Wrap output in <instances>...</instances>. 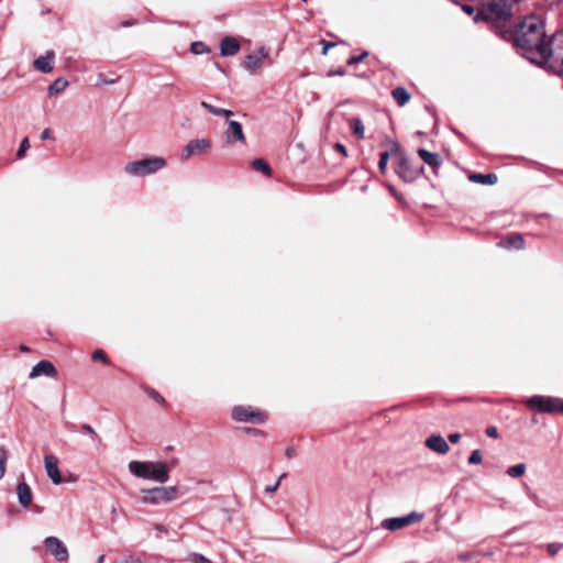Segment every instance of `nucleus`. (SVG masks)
Instances as JSON below:
<instances>
[{"mask_svg":"<svg viewBox=\"0 0 563 563\" xmlns=\"http://www.w3.org/2000/svg\"><path fill=\"white\" fill-rule=\"evenodd\" d=\"M514 37L516 45L529 55L528 58L531 62H540L548 41H545L544 23L539 16L525 18L517 25Z\"/></svg>","mask_w":563,"mask_h":563,"instance_id":"nucleus-1","label":"nucleus"},{"mask_svg":"<svg viewBox=\"0 0 563 563\" xmlns=\"http://www.w3.org/2000/svg\"><path fill=\"white\" fill-rule=\"evenodd\" d=\"M177 464V459H173L169 463L162 461H131L128 467L135 477L164 484L169 479V472Z\"/></svg>","mask_w":563,"mask_h":563,"instance_id":"nucleus-2","label":"nucleus"},{"mask_svg":"<svg viewBox=\"0 0 563 563\" xmlns=\"http://www.w3.org/2000/svg\"><path fill=\"white\" fill-rule=\"evenodd\" d=\"M515 2L516 0H482L475 21L495 22L506 20L510 16Z\"/></svg>","mask_w":563,"mask_h":563,"instance_id":"nucleus-3","label":"nucleus"},{"mask_svg":"<svg viewBox=\"0 0 563 563\" xmlns=\"http://www.w3.org/2000/svg\"><path fill=\"white\" fill-rule=\"evenodd\" d=\"M166 165L167 161L163 156H146L128 163L124 173L132 177H146L164 169Z\"/></svg>","mask_w":563,"mask_h":563,"instance_id":"nucleus-4","label":"nucleus"},{"mask_svg":"<svg viewBox=\"0 0 563 563\" xmlns=\"http://www.w3.org/2000/svg\"><path fill=\"white\" fill-rule=\"evenodd\" d=\"M539 63H549L555 73L563 76V30L548 41Z\"/></svg>","mask_w":563,"mask_h":563,"instance_id":"nucleus-5","label":"nucleus"},{"mask_svg":"<svg viewBox=\"0 0 563 563\" xmlns=\"http://www.w3.org/2000/svg\"><path fill=\"white\" fill-rule=\"evenodd\" d=\"M177 486H157L150 489H142L141 501L157 506L163 503H170L177 498Z\"/></svg>","mask_w":563,"mask_h":563,"instance_id":"nucleus-6","label":"nucleus"},{"mask_svg":"<svg viewBox=\"0 0 563 563\" xmlns=\"http://www.w3.org/2000/svg\"><path fill=\"white\" fill-rule=\"evenodd\" d=\"M525 404L531 408L544 413H563V399L551 396H532L525 400Z\"/></svg>","mask_w":563,"mask_h":563,"instance_id":"nucleus-7","label":"nucleus"},{"mask_svg":"<svg viewBox=\"0 0 563 563\" xmlns=\"http://www.w3.org/2000/svg\"><path fill=\"white\" fill-rule=\"evenodd\" d=\"M423 519V514L411 511L410 514L404 516V517H394V518H386L382 521L380 526L382 528L389 530V531H397L400 529H404L405 527H408L410 525L420 522Z\"/></svg>","mask_w":563,"mask_h":563,"instance_id":"nucleus-8","label":"nucleus"},{"mask_svg":"<svg viewBox=\"0 0 563 563\" xmlns=\"http://www.w3.org/2000/svg\"><path fill=\"white\" fill-rule=\"evenodd\" d=\"M211 141L209 139L191 140L184 147L180 158L187 161L192 156L203 155L210 152Z\"/></svg>","mask_w":563,"mask_h":563,"instance_id":"nucleus-9","label":"nucleus"},{"mask_svg":"<svg viewBox=\"0 0 563 563\" xmlns=\"http://www.w3.org/2000/svg\"><path fill=\"white\" fill-rule=\"evenodd\" d=\"M232 417L236 421H251L262 423L266 420L265 413L253 410L251 407L236 406L232 409Z\"/></svg>","mask_w":563,"mask_h":563,"instance_id":"nucleus-10","label":"nucleus"},{"mask_svg":"<svg viewBox=\"0 0 563 563\" xmlns=\"http://www.w3.org/2000/svg\"><path fill=\"white\" fill-rule=\"evenodd\" d=\"M268 57H269V48H267L265 46H260L258 48L255 49L254 53L245 56L244 68L247 71L255 73L256 70H258L262 67L264 60L267 59Z\"/></svg>","mask_w":563,"mask_h":563,"instance_id":"nucleus-11","label":"nucleus"},{"mask_svg":"<svg viewBox=\"0 0 563 563\" xmlns=\"http://www.w3.org/2000/svg\"><path fill=\"white\" fill-rule=\"evenodd\" d=\"M46 550L59 562L68 560V550L57 537H46L44 540Z\"/></svg>","mask_w":563,"mask_h":563,"instance_id":"nucleus-12","label":"nucleus"},{"mask_svg":"<svg viewBox=\"0 0 563 563\" xmlns=\"http://www.w3.org/2000/svg\"><path fill=\"white\" fill-rule=\"evenodd\" d=\"M44 467L53 484L59 485L63 483L62 474L58 468V459L55 455L47 454L44 456Z\"/></svg>","mask_w":563,"mask_h":563,"instance_id":"nucleus-13","label":"nucleus"},{"mask_svg":"<svg viewBox=\"0 0 563 563\" xmlns=\"http://www.w3.org/2000/svg\"><path fill=\"white\" fill-rule=\"evenodd\" d=\"M426 446L438 454L444 455L450 451L446 440L440 434H431L424 441Z\"/></svg>","mask_w":563,"mask_h":563,"instance_id":"nucleus-14","label":"nucleus"},{"mask_svg":"<svg viewBox=\"0 0 563 563\" xmlns=\"http://www.w3.org/2000/svg\"><path fill=\"white\" fill-rule=\"evenodd\" d=\"M225 139L227 142L230 144H233L235 142H240L242 144H245L246 139L242 129V124L238 121H229L228 123V130L225 132Z\"/></svg>","mask_w":563,"mask_h":563,"instance_id":"nucleus-15","label":"nucleus"},{"mask_svg":"<svg viewBox=\"0 0 563 563\" xmlns=\"http://www.w3.org/2000/svg\"><path fill=\"white\" fill-rule=\"evenodd\" d=\"M57 371L52 362L49 361H41L37 364H35L30 372L29 377L31 379L40 377L42 375L54 377L56 376Z\"/></svg>","mask_w":563,"mask_h":563,"instance_id":"nucleus-16","label":"nucleus"},{"mask_svg":"<svg viewBox=\"0 0 563 563\" xmlns=\"http://www.w3.org/2000/svg\"><path fill=\"white\" fill-rule=\"evenodd\" d=\"M395 172L399 177L406 181H412L418 176V170L411 168L407 158H400L399 163L395 167Z\"/></svg>","mask_w":563,"mask_h":563,"instance_id":"nucleus-17","label":"nucleus"},{"mask_svg":"<svg viewBox=\"0 0 563 563\" xmlns=\"http://www.w3.org/2000/svg\"><path fill=\"white\" fill-rule=\"evenodd\" d=\"M16 497L19 504L26 508L32 504L33 494L31 487L25 482H20L16 485Z\"/></svg>","mask_w":563,"mask_h":563,"instance_id":"nucleus-18","label":"nucleus"},{"mask_svg":"<svg viewBox=\"0 0 563 563\" xmlns=\"http://www.w3.org/2000/svg\"><path fill=\"white\" fill-rule=\"evenodd\" d=\"M54 60L55 53L49 51L44 56H41L34 60V67L44 74H48L53 70Z\"/></svg>","mask_w":563,"mask_h":563,"instance_id":"nucleus-19","label":"nucleus"},{"mask_svg":"<svg viewBox=\"0 0 563 563\" xmlns=\"http://www.w3.org/2000/svg\"><path fill=\"white\" fill-rule=\"evenodd\" d=\"M222 56H233L240 51V44L235 37L225 36L220 44Z\"/></svg>","mask_w":563,"mask_h":563,"instance_id":"nucleus-20","label":"nucleus"},{"mask_svg":"<svg viewBox=\"0 0 563 563\" xmlns=\"http://www.w3.org/2000/svg\"><path fill=\"white\" fill-rule=\"evenodd\" d=\"M523 244H525V241H523L522 235H520V234H510V235L506 236L505 239H503L498 243V246L504 247V249L520 250V249L523 247Z\"/></svg>","mask_w":563,"mask_h":563,"instance_id":"nucleus-21","label":"nucleus"},{"mask_svg":"<svg viewBox=\"0 0 563 563\" xmlns=\"http://www.w3.org/2000/svg\"><path fill=\"white\" fill-rule=\"evenodd\" d=\"M470 181L475 184H482V185H495L497 183V175L489 173V174H471L468 176Z\"/></svg>","mask_w":563,"mask_h":563,"instance_id":"nucleus-22","label":"nucleus"},{"mask_svg":"<svg viewBox=\"0 0 563 563\" xmlns=\"http://www.w3.org/2000/svg\"><path fill=\"white\" fill-rule=\"evenodd\" d=\"M418 155L426 164L433 168L439 167L441 164V158L437 153H432L427 150L420 148L418 150Z\"/></svg>","mask_w":563,"mask_h":563,"instance_id":"nucleus-23","label":"nucleus"},{"mask_svg":"<svg viewBox=\"0 0 563 563\" xmlns=\"http://www.w3.org/2000/svg\"><path fill=\"white\" fill-rule=\"evenodd\" d=\"M391 96L394 97V99L396 100L398 106H400V107L405 106L410 100L409 92L405 88H402V87L395 88L391 91Z\"/></svg>","mask_w":563,"mask_h":563,"instance_id":"nucleus-24","label":"nucleus"},{"mask_svg":"<svg viewBox=\"0 0 563 563\" xmlns=\"http://www.w3.org/2000/svg\"><path fill=\"white\" fill-rule=\"evenodd\" d=\"M201 107L205 108L206 110H208L211 114L213 115H217V117H225V118H229L233 114V112L231 110H228V109H223V108H217L206 101H202L201 103Z\"/></svg>","mask_w":563,"mask_h":563,"instance_id":"nucleus-25","label":"nucleus"},{"mask_svg":"<svg viewBox=\"0 0 563 563\" xmlns=\"http://www.w3.org/2000/svg\"><path fill=\"white\" fill-rule=\"evenodd\" d=\"M69 82L65 78H57L53 81V84L48 87V93L49 95H59L62 93L67 87Z\"/></svg>","mask_w":563,"mask_h":563,"instance_id":"nucleus-26","label":"nucleus"},{"mask_svg":"<svg viewBox=\"0 0 563 563\" xmlns=\"http://www.w3.org/2000/svg\"><path fill=\"white\" fill-rule=\"evenodd\" d=\"M351 130L357 139H364L365 129L360 118H354L350 123Z\"/></svg>","mask_w":563,"mask_h":563,"instance_id":"nucleus-27","label":"nucleus"},{"mask_svg":"<svg viewBox=\"0 0 563 563\" xmlns=\"http://www.w3.org/2000/svg\"><path fill=\"white\" fill-rule=\"evenodd\" d=\"M526 472V465L520 463V464H516L514 466H510L508 470H507V475L510 476V477H520L525 474Z\"/></svg>","mask_w":563,"mask_h":563,"instance_id":"nucleus-28","label":"nucleus"},{"mask_svg":"<svg viewBox=\"0 0 563 563\" xmlns=\"http://www.w3.org/2000/svg\"><path fill=\"white\" fill-rule=\"evenodd\" d=\"M252 167L257 170V172H261L265 175H269L271 174V168L269 166L267 165V163L262 159V158H257L255 161H253L252 163Z\"/></svg>","mask_w":563,"mask_h":563,"instance_id":"nucleus-29","label":"nucleus"},{"mask_svg":"<svg viewBox=\"0 0 563 563\" xmlns=\"http://www.w3.org/2000/svg\"><path fill=\"white\" fill-rule=\"evenodd\" d=\"M8 461V451L5 448L0 446V479L3 478L5 474V464Z\"/></svg>","mask_w":563,"mask_h":563,"instance_id":"nucleus-30","label":"nucleus"},{"mask_svg":"<svg viewBox=\"0 0 563 563\" xmlns=\"http://www.w3.org/2000/svg\"><path fill=\"white\" fill-rule=\"evenodd\" d=\"M190 49L195 55H201V54L208 52L207 46L202 42H194L191 44Z\"/></svg>","mask_w":563,"mask_h":563,"instance_id":"nucleus-31","label":"nucleus"},{"mask_svg":"<svg viewBox=\"0 0 563 563\" xmlns=\"http://www.w3.org/2000/svg\"><path fill=\"white\" fill-rule=\"evenodd\" d=\"M483 461V456L479 450H474L470 457H468V464L471 465H477L481 464Z\"/></svg>","mask_w":563,"mask_h":563,"instance_id":"nucleus-32","label":"nucleus"},{"mask_svg":"<svg viewBox=\"0 0 563 563\" xmlns=\"http://www.w3.org/2000/svg\"><path fill=\"white\" fill-rule=\"evenodd\" d=\"M389 154L387 152H383L379 157L378 168L382 173L386 172L387 163H388Z\"/></svg>","mask_w":563,"mask_h":563,"instance_id":"nucleus-33","label":"nucleus"},{"mask_svg":"<svg viewBox=\"0 0 563 563\" xmlns=\"http://www.w3.org/2000/svg\"><path fill=\"white\" fill-rule=\"evenodd\" d=\"M30 148V141L27 137H24L20 144V147L18 150V157L21 158L24 156L25 152Z\"/></svg>","mask_w":563,"mask_h":563,"instance_id":"nucleus-34","label":"nucleus"},{"mask_svg":"<svg viewBox=\"0 0 563 563\" xmlns=\"http://www.w3.org/2000/svg\"><path fill=\"white\" fill-rule=\"evenodd\" d=\"M367 56H368V52L364 51L360 56H352V57H350L347 59V65H350V66L356 65V64L361 63Z\"/></svg>","mask_w":563,"mask_h":563,"instance_id":"nucleus-35","label":"nucleus"},{"mask_svg":"<svg viewBox=\"0 0 563 563\" xmlns=\"http://www.w3.org/2000/svg\"><path fill=\"white\" fill-rule=\"evenodd\" d=\"M561 549H562V544L558 543V542L549 543L547 545V550H548L549 554L552 556L556 555Z\"/></svg>","mask_w":563,"mask_h":563,"instance_id":"nucleus-36","label":"nucleus"},{"mask_svg":"<svg viewBox=\"0 0 563 563\" xmlns=\"http://www.w3.org/2000/svg\"><path fill=\"white\" fill-rule=\"evenodd\" d=\"M92 360L93 361H101L106 364H108L109 360L106 355V353L102 351V350H96L93 353H92Z\"/></svg>","mask_w":563,"mask_h":563,"instance_id":"nucleus-37","label":"nucleus"},{"mask_svg":"<svg viewBox=\"0 0 563 563\" xmlns=\"http://www.w3.org/2000/svg\"><path fill=\"white\" fill-rule=\"evenodd\" d=\"M285 477H286V474H282V475L279 476V478L276 481V483H274L273 485H268V486H266V487H265V492H266V493H268V494L275 493V492L278 489V487H279V485H280L282 479H283V478H285Z\"/></svg>","mask_w":563,"mask_h":563,"instance_id":"nucleus-38","label":"nucleus"},{"mask_svg":"<svg viewBox=\"0 0 563 563\" xmlns=\"http://www.w3.org/2000/svg\"><path fill=\"white\" fill-rule=\"evenodd\" d=\"M190 561L192 563H208L209 562V560L207 558H205L201 554H197V553H194L190 555Z\"/></svg>","mask_w":563,"mask_h":563,"instance_id":"nucleus-39","label":"nucleus"},{"mask_svg":"<svg viewBox=\"0 0 563 563\" xmlns=\"http://www.w3.org/2000/svg\"><path fill=\"white\" fill-rule=\"evenodd\" d=\"M147 394H148V396H150L153 400H155L156 402H158V404H164V398H163V397H162L157 391H155V390H153V389H148V390H147Z\"/></svg>","mask_w":563,"mask_h":563,"instance_id":"nucleus-40","label":"nucleus"},{"mask_svg":"<svg viewBox=\"0 0 563 563\" xmlns=\"http://www.w3.org/2000/svg\"><path fill=\"white\" fill-rule=\"evenodd\" d=\"M486 434H487L489 438L496 439V438H498V430H497V428H495V427H488V428L486 429Z\"/></svg>","mask_w":563,"mask_h":563,"instance_id":"nucleus-41","label":"nucleus"},{"mask_svg":"<svg viewBox=\"0 0 563 563\" xmlns=\"http://www.w3.org/2000/svg\"><path fill=\"white\" fill-rule=\"evenodd\" d=\"M120 563H143V561L137 556H128L123 559Z\"/></svg>","mask_w":563,"mask_h":563,"instance_id":"nucleus-42","label":"nucleus"},{"mask_svg":"<svg viewBox=\"0 0 563 563\" xmlns=\"http://www.w3.org/2000/svg\"><path fill=\"white\" fill-rule=\"evenodd\" d=\"M81 430L89 434H96L95 429L90 424H87V423L81 426Z\"/></svg>","mask_w":563,"mask_h":563,"instance_id":"nucleus-43","label":"nucleus"},{"mask_svg":"<svg viewBox=\"0 0 563 563\" xmlns=\"http://www.w3.org/2000/svg\"><path fill=\"white\" fill-rule=\"evenodd\" d=\"M448 439L451 443H457L459 440L461 439V434L460 433H451Z\"/></svg>","mask_w":563,"mask_h":563,"instance_id":"nucleus-44","label":"nucleus"},{"mask_svg":"<svg viewBox=\"0 0 563 563\" xmlns=\"http://www.w3.org/2000/svg\"><path fill=\"white\" fill-rule=\"evenodd\" d=\"M335 150L339 151L344 156L347 155L345 146L343 144H341V143H336L335 144Z\"/></svg>","mask_w":563,"mask_h":563,"instance_id":"nucleus-45","label":"nucleus"},{"mask_svg":"<svg viewBox=\"0 0 563 563\" xmlns=\"http://www.w3.org/2000/svg\"><path fill=\"white\" fill-rule=\"evenodd\" d=\"M335 44L331 42H327L323 44L322 53L327 54L331 47H333Z\"/></svg>","mask_w":563,"mask_h":563,"instance_id":"nucleus-46","label":"nucleus"},{"mask_svg":"<svg viewBox=\"0 0 563 563\" xmlns=\"http://www.w3.org/2000/svg\"><path fill=\"white\" fill-rule=\"evenodd\" d=\"M345 73L342 69L330 70L329 76H343Z\"/></svg>","mask_w":563,"mask_h":563,"instance_id":"nucleus-47","label":"nucleus"},{"mask_svg":"<svg viewBox=\"0 0 563 563\" xmlns=\"http://www.w3.org/2000/svg\"><path fill=\"white\" fill-rule=\"evenodd\" d=\"M51 137V130L49 129H45L42 134H41V139L42 140H47Z\"/></svg>","mask_w":563,"mask_h":563,"instance_id":"nucleus-48","label":"nucleus"},{"mask_svg":"<svg viewBox=\"0 0 563 563\" xmlns=\"http://www.w3.org/2000/svg\"><path fill=\"white\" fill-rule=\"evenodd\" d=\"M462 9H463V11H464L465 13H467V14H473V12H474L473 7L467 5V4L463 5V7H462Z\"/></svg>","mask_w":563,"mask_h":563,"instance_id":"nucleus-49","label":"nucleus"},{"mask_svg":"<svg viewBox=\"0 0 563 563\" xmlns=\"http://www.w3.org/2000/svg\"><path fill=\"white\" fill-rule=\"evenodd\" d=\"M285 453H286L287 457H294L295 456V449L294 448H287Z\"/></svg>","mask_w":563,"mask_h":563,"instance_id":"nucleus-50","label":"nucleus"},{"mask_svg":"<svg viewBox=\"0 0 563 563\" xmlns=\"http://www.w3.org/2000/svg\"><path fill=\"white\" fill-rule=\"evenodd\" d=\"M96 563H104V555H99Z\"/></svg>","mask_w":563,"mask_h":563,"instance_id":"nucleus-51","label":"nucleus"},{"mask_svg":"<svg viewBox=\"0 0 563 563\" xmlns=\"http://www.w3.org/2000/svg\"><path fill=\"white\" fill-rule=\"evenodd\" d=\"M155 528H156V530H159V531H164L165 530V528L163 526H161V525H157Z\"/></svg>","mask_w":563,"mask_h":563,"instance_id":"nucleus-52","label":"nucleus"},{"mask_svg":"<svg viewBox=\"0 0 563 563\" xmlns=\"http://www.w3.org/2000/svg\"><path fill=\"white\" fill-rule=\"evenodd\" d=\"M247 431H249V432H252V433H254V434H258V433H260V431H258V430H255V429H254V430L247 429Z\"/></svg>","mask_w":563,"mask_h":563,"instance_id":"nucleus-53","label":"nucleus"},{"mask_svg":"<svg viewBox=\"0 0 563 563\" xmlns=\"http://www.w3.org/2000/svg\"><path fill=\"white\" fill-rule=\"evenodd\" d=\"M20 350L23 351V352H27L29 351V349L26 346H24V345H21Z\"/></svg>","mask_w":563,"mask_h":563,"instance_id":"nucleus-54","label":"nucleus"}]
</instances>
